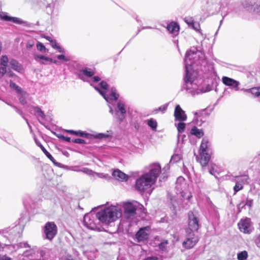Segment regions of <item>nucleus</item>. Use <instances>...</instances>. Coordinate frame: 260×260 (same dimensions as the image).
Instances as JSON below:
<instances>
[{
  "label": "nucleus",
  "mask_w": 260,
  "mask_h": 260,
  "mask_svg": "<svg viewBox=\"0 0 260 260\" xmlns=\"http://www.w3.org/2000/svg\"><path fill=\"white\" fill-rule=\"evenodd\" d=\"M185 75L184 84L182 89L189 90L197 77L200 75V72H205L207 61L204 53L196 47L191 48L187 51L184 59Z\"/></svg>",
  "instance_id": "obj_1"
},
{
  "label": "nucleus",
  "mask_w": 260,
  "mask_h": 260,
  "mask_svg": "<svg viewBox=\"0 0 260 260\" xmlns=\"http://www.w3.org/2000/svg\"><path fill=\"white\" fill-rule=\"evenodd\" d=\"M122 215L120 208L111 206L105 208L96 214L89 213L85 215L83 219L84 225L91 230L101 231L100 223L108 225L114 222Z\"/></svg>",
  "instance_id": "obj_2"
},
{
  "label": "nucleus",
  "mask_w": 260,
  "mask_h": 260,
  "mask_svg": "<svg viewBox=\"0 0 260 260\" xmlns=\"http://www.w3.org/2000/svg\"><path fill=\"white\" fill-rule=\"evenodd\" d=\"M161 172V167L158 164L152 165L148 173H145L136 181L135 188L142 193L151 192V187L155 182L156 179Z\"/></svg>",
  "instance_id": "obj_3"
},
{
  "label": "nucleus",
  "mask_w": 260,
  "mask_h": 260,
  "mask_svg": "<svg viewBox=\"0 0 260 260\" xmlns=\"http://www.w3.org/2000/svg\"><path fill=\"white\" fill-rule=\"evenodd\" d=\"M210 144L206 138L202 139L200 149V163L202 166H206L211 157Z\"/></svg>",
  "instance_id": "obj_4"
},
{
  "label": "nucleus",
  "mask_w": 260,
  "mask_h": 260,
  "mask_svg": "<svg viewBox=\"0 0 260 260\" xmlns=\"http://www.w3.org/2000/svg\"><path fill=\"white\" fill-rule=\"evenodd\" d=\"M186 236L184 240L182 242V247L185 249H189L193 248L198 242L199 238L194 232L189 230H186Z\"/></svg>",
  "instance_id": "obj_5"
},
{
  "label": "nucleus",
  "mask_w": 260,
  "mask_h": 260,
  "mask_svg": "<svg viewBox=\"0 0 260 260\" xmlns=\"http://www.w3.org/2000/svg\"><path fill=\"white\" fill-rule=\"evenodd\" d=\"M44 232L46 239L51 241L57 233L56 225L53 222H47L44 226Z\"/></svg>",
  "instance_id": "obj_6"
},
{
  "label": "nucleus",
  "mask_w": 260,
  "mask_h": 260,
  "mask_svg": "<svg viewBox=\"0 0 260 260\" xmlns=\"http://www.w3.org/2000/svg\"><path fill=\"white\" fill-rule=\"evenodd\" d=\"M94 88L109 103L116 101L119 97V95L117 93L116 89L115 88H112L109 93H107L108 92L105 93L104 91L101 90L98 86H94Z\"/></svg>",
  "instance_id": "obj_7"
},
{
  "label": "nucleus",
  "mask_w": 260,
  "mask_h": 260,
  "mask_svg": "<svg viewBox=\"0 0 260 260\" xmlns=\"http://www.w3.org/2000/svg\"><path fill=\"white\" fill-rule=\"evenodd\" d=\"M167 29L169 33L172 35L173 38V42L178 47L179 40V25L177 22H171L168 24Z\"/></svg>",
  "instance_id": "obj_8"
},
{
  "label": "nucleus",
  "mask_w": 260,
  "mask_h": 260,
  "mask_svg": "<svg viewBox=\"0 0 260 260\" xmlns=\"http://www.w3.org/2000/svg\"><path fill=\"white\" fill-rule=\"evenodd\" d=\"M188 229L186 230H189L193 232L197 231L199 228V219L192 211H189L188 213Z\"/></svg>",
  "instance_id": "obj_9"
},
{
  "label": "nucleus",
  "mask_w": 260,
  "mask_h": 260,
  "mask_svg": "<svg viewBox=\"0 0 260 260\" xmlns=\"http://www.w3.org/2000/svg\"><path fill=\"white\" fill-rule=\"evenodd\" d=\"M126 110L125 104L122 101H119L117 104V108L115 111L116 118L120 122H122L125 117Z\"/></svg>",
  "instance_id": "obj_10"
},
{
  "label": "nucleus",
  "mask_w": 260,
  "mask_h": 260,
  "mask_svg": "<svg viewBox=\"0 0 260 260\" xmlns=\"http://www.w3.org/2000/svg\"><path fill=\"white\" fill-rule=\"evenodd\" d=\"M150 228L149 226L140 229L136 234V238L138 242L144 241L148 238Z\"/></svg>",
  "instance_id": "obj_11"
},
{
  "label": "nucleus",
  "mask_w": 260,
  "mask_h": 260,
  "mask_svg": "<svg viewBox=\"0 0 260 260\" xmlns=\"http://www.w3.org/2000/svg\"><path fill=\"white\" fill-rule=\"evenodd\" d=\"M124 213L127 218H130L136 214L137 206L131 202H127L124 204Z\"/></svg>",
  "instance_id": "obj_12"
},
{
  "label": "nucleus",
  "mask_w": 260,
  "mask_h": 260,
  "mask_svg": "<svg viewBox=\"0 0 260 260\" xmlns=\"http://www.w3.org/2000/svg\"><path fill=\"white\" fill-rule=\"evenodd\" d=\"M222 81L225 85L231 87L234 90L238 91L239 90V86L240 83L239 81L225 76L222 77Z\"/></svg>",
  "instance_id": "obj_13"
},
{
  "label": "nucleus",
  "mask_w": 260,
  "mask_h": 260,
  "mask_svg": "<svg viewBox=\"0 0 260 260\" xmlns=\"http://www.w3.org/2000/svg\"><path fill=\"white\" fill-rule=\"evenodd\" d=\"M240 231L244 233H249L250 231V219L245 218L241 219L238 223Z\"/></svg>",
  "instance_id": "obj_14"
},
{
  "label": "nucleus",
  "mask_w": 260,
  "mask_h": 260,
  "mask_svg": "<svg viewBox=\"0 0 260 260\" xmlns=\"http://www.w3.org/2000/svg\"><path fill=\"white\" fill-rule=\"evenodd\" d=\"M184 20L188 24L189 27L192 28L197 32L201 33V29L200 23L197 22H194L192 17H185L184 18Z\"/></svg>",
  "instance_id": "obj_15"
},
{
  "label": "nucleus",
  "mask_w": 260,
  "mask_h": 260,
  "mask_svg": "<svg viewBox=\"0 0 260 260\" xmlns=\"http://www.w3.org/2000/svg\"><path fill=\"white\" fill-rule=\"evenodd\" d=\"M179 161V155L178 154H175L173 155L171 157L170 161L169 164H168L163 169V171H164L162 176V180H165V178L167 177V175H165L166 172H167L170 169V166L173 165L174 164H176Z\"/></svg>",
  "instance_id": "obj_16"
},
{
  "label": "nucleus",
  "mask_w": 260,
  "mask_h": 260,
  "mask_svg": "<svg viewBox=\"0 0 260 260\" xmlns=\"http://www.w3.org/2000/svg\"><path fill=\"white\" fill-rule=\"evenodd\" d=\"M94 75V72L93 70L89 68H85L80 71V72L78 73V77L82 80L85 81V79L84 76L87 77H91Z\"/></svg>",
  "instance_id": "obj_17"
},
{
  "label": "nucleus",
  "mask_w": 260,
  "mask_h": 260,
  "mask_svg": "<svg viewBox=\"0 0 260 260\" xmlns=\"http://www.w3.org/2000/svg\"><path fill=\"white\" fill-rule=\"evenodd\" d=\"M9 65L14 70L20 73L24 72L23 66L18 62V61L14 59H11L9 60Z\"/></svg>",
  "instance_id": "obj_18"
},
{
  "label": "nucleus",
  "mask_w": 260,
  "mask_h": 260,
  "mask_svg": "<svg viewBox=\"0 0 260 260\" xmlns=\"http://www.w3.org/2000/svg\"><path fill=\"white\" fill-rule=\"evenodd\" d=\"M113 177L116 180L123 181L127 179V176L119 170H114L112 173Z\"/></svg>",
  "instance_id": "obj_19"
},
{
  "label": "nucleus",
  "mask_w": 260,
  "mask_h": 260,
  "mask_svg": "<svg viewBox=\"0 0 260 260\" xmlns=\"http://www.w3.org/2000/svg\"><path fill=\"white\" fill-rule=\"evenodd\" d=\"M34 57L36 61L44 64H47L53 61L52 58L42 55H36Z\"/></svg>",
  "instance_id": "obj_20"
},
{
  "label": "nucleus",
  "mask_w": 260,
  "mask_h": 260,
  "mask_svg": "<svg viewBox=\"0 0 260 260\" xmlns=\"http://www.w3.org/2000/svg\"><path fill=\"white\" fill-rule=\"evenodd\" d=\"M35 142L37 146H38L41 150L43 151V152L45 154L46 156L50 160H51L54 164H55V159L53 158V157L51 155L50 153H49L47 150L45 148V147L41 144V143L37 139H35Z\"/></svg>",
  "instance_id": "obj_21"
},
{
  "label": "nucleus",
  "mask_w": 260,
  "mask_h": 260,
  "mask_svg": "<svg viewBox=\"0 0 260 260\" xmlns=\"http://www.w3.org/2000/svg\"><path fill=\"white\" fill-rule=\"evenodd\" d=\"M169 198L174 209H175L178 205V198L177 192L174 194L173 192H171L169 193Z\"/></svg>",
  "instance_id": "obj_22"
},
{
  "label": "nucleus",
  "mask_w": 260,
  "mask_h": 260,
  "mask_svg": "<svg viewBox=\"0 0 260 260\" xmlns=\"http://www.w3.org/2000/svg\"><path fill=\"white\" fill-rule=\"evenodd\" d=\"M248 177L247 175H242L236 176L235 179V182H238L243 186V185L247 183Z\"/></svg>",
  "instance_id": "obj_23"
},
{
  "label": "nucleus",
  "mask_w": 260,
  "mask_h": 260,
  "mask_svg": "<svg viewBox=\"0 0 260 260\" xmlns=\"http://www.w3.org/2000/svg\"><path fill=\"white\" fill-rule=\"evenodd\" d=\"M190 134L196 136L197 137L200 138L204 135L202 130L198 129L196 126H194L190 131Z\"/></svg>",
  "instance_id": "obj_24"
},
{
  "label": "nucleus",
  "mask_w": 260,
  "mask_h": 260,
  "mask_svg": "<svg viewBox=\"0 0 260 260\" xmlns=\"http://www.w3.org/2000/svg\"><path fill=\"white\" fill-rule=\"evenodd\" d=\"M7 18H8L7 19L6 21H11L18 24H22L25 23V21L18 17H11L8 15Z\"/></svg>",
  "instance_id": "obj_25"
},
{
  "label": "nucleus",
  "mask_w": 260,
  "mask_h": 260,
  "mask_svg": "<svg viewBox=\"0 0 260 260\" xmlns=\"http://www.w3.org/2000/svg\"><path fill=\"white\" fill-rule=\"evenodd\" d=\"M66 131H67V132H68V133H69L70 134L78 136H80V137H87L88 136L87 133H86V132H84L81 131H75L73 130H67Z\"/></svg>",
  "instance_id": "obj_26"
},
{
  "label": "nucleus",
  "mask_w": 260,
  "mask_h": 260,
  "mask_svg": "<svg viewBox=\"0 0 260 260\" xmlns=\"http://www.w3.org/2000/svg\"><path fill=\"white\" fill-rule=\"evenodd\" d=\"M244 91L250 92L256 97L260 96V87L252 88L249 89H244Z\"/></svg>",
  "instance_id": "obj_27"
},
{
  "label": "nucleus",
  "mask_w": 260,
  "mask_h": 260,
  "mask_svg": "<svg viewBox=\"0 0 260 260\" xmlns=\"http://www.w3.org/2000/svg\"><path fill=\"white\" fill-rule=\"evenodd\" d=\"M19 101L22 105H25L27 103L26 99L29 96V94L25 91L23 93L19 94Z\"/></svg>",
  "instance_id": "obj_28"
},
{
  "label": "nucleus",
  "mask_w": 260,
  "mask_h": 260,
  "mask_svg": "<svg viewBox=\"0 0 260 260\" xmlns=\"http://www.w3.org/2000/svg\"><path fill=\"white\" fill-rule=\"evenodd\" d=\"M147 124L152 128V130L156 131L157 126V123L155 119L151 118L148 120Z\"/></svg>",
  "instance_id": "obj_29"
},
{
  "label": "nucleus",
  "mask_w": 260,
  "mask_h": 260,
  "mask_svg": "<svg viewBox=\"0 0 260 260\" xmlns=\"http://www.w3.org/2000/svg\"><path fill=\"white\" fill-rule=\"evenodd\" d=\"M248 252L244 250L242 251L237 254L238 260H245L248 257Z\"/></svg>",
  "instance_id": "obj_30"
},
{
  "label": "nucleus",
  "mask_w": 260,
  "mask_h": 260,
  "mask_svg": "<svg viewBox=\"0 0 260 260\" xmlns=\"http://www.w3.org/2000/svg\"><path fill=\"white\" fill-rule=\"evenodd\" d=\"M34 112L37 114V116L41 117L42 119H44L45 115L42 110L38 107H34Z\"/></svg>",
  "instance_id": "obj_31"
},
{
  "label": "nucleus",
  "mask_w": 260,
  "mask_h": 260,
  "mask_svg": "<svg viewBox=\"0 0 260 260\" xmlns=\"http://www.w3.org/2000/svg\"><path fill=\"white\" fill-rule=\"evenodd\" d=\"M9 60L7 56L6 55H3L0 60V64L1 66L6 67H7L8 66Z\"/></svg>",
  "instance_id": "obj_32"
},
{
  "label": "nucleus",
  "mask_w": 260,
  "mask_h": 260,
  "mask_svg": "<svg viewBox=\"0 0 260 260\" xmlns=\"http://www.w3.org/2000/svg\"><path fill=\"white\" fill-rule=\"evenodd\" d=\"M76 171L77 172H82L85 174H86L88 175H92V176H94V174H95V172H94L93 171H92L91 170H90L88 168H83L80 170H76Z\"/></svg>",
  "instance_id": "obj_33"
},
{
  "label": "nucleus",
  "mask_w": 260,
  "mask_h": 260,
  "mask_svg": "<svg viewBox=\"0 0 260 260\" xmlns=\"http://www.w3.org/2000/svg\"><path fill=\"white\" fill-rule=\"evenodd\" d=\"M169 103L166 104L164 105L160 106L158 108L156 109L154 111L155 113H157L158 111H160L161 113H164L168 108Z\"/></svg>",
  "instance_id": "obj_34"
},
{
  "label": "nucleus",
  "mask_w": 260,
  "mask_h": 260,
  "mask_svg": "<svg viewBox=\"0 0 260 260\" xmlns=\"http://www.w3.org/2000/svg\"><path fill=\"white\" fill-rule=\"evenodd\" d=\"M187 119V115L184 111L180 107V121H185Z\"/></svg>",
  "instance_id": "obj_35"
},
{
  "label": "nucleus",
  "mask_w": 260,
  "mask_h": 260,
  "mask_svg": "<svg viewBox=\"0 0 260 260\" xmlns=\"http://www.w3.org/2000/svg\"><path fill=\"white\" fill-rule=\"evenodd\" d=\"M100 86L102 88L101 90L104 91L105 93L108 92L107 90L108 84L107 82L105 81H102L100 83Z\"/></svg>",
  "instance_id": "obj_36"
},
{
  "label": "nucleus",
  "mask_w": 260,
  "mask_h": 260,
  "mask_svg": "<svg viewBox=\"0 0 260 260\" xmlns=\"http://www.w3.org/2000/svg\"><path fill=\"white\" fill-rule=\"evenodd\" d=\"M37 48L38 50H39L41 52H46V48L45 46L41 43L39 42L37 44Z\"/></svg>",
  "instance_id": "obj_37"
},
{
  "label": "nucleus",
  "mask_w": 260,
  "mask_h": 260,
  "mask_svg": "<svg viewBox=\"0 0 260 260\" xmlns=\"http://www.w3.org/2000/svg\"><path fill=\"white\" fill-rule=\"evenodd\" d=\"M243 186L240 184L238 182H236V184L234 187V194H236L238 191L241 190L243 188Z\"/></svg>",
  "instance_id": "obj_38"
},
{
  "label": "nucleus",
  "mask_w": 260,
  "mask_h": 260,
  "mask_svg": "<svg viewBox=\"0 0 260 260\" xmlns=\"http://www.w3.org/2000/svg\"><path fill=\"white\" fill-rule=\"evenodd\" d=\"M168 242L167 240H164L159 244V248L161 250H165L166 249V246Z\"/></svg>",
  "instance_id": "obj_39"
},
{
  "label": "nucleus",
  "mask_w": 260,
  "mask_h": 260,
  "mask_svg": "<svg viewBox=\"0 0 260 260\" xmlns=\"http://www.w3.org/2000/svg\"><path fill=\"white\" fill-rule=\"evenodd\" d=\"M7 72V67L1 66L0 67V79L2 78Z\"/></svg>",
  "instance_id": "obj_40"
},
{
  "label": "nucleus",
  "mask_w": 260,
  "mask_h": 260,
  "mask_svg": "<svg viewBox=\"0 0 260 260\" xmlns=\"http://www.w3.org/2000/svg\"><path fill=\"white\" fill-rule=\"evenodd\" d=\"M8 13L5 12H0V20L7 21Z\"/></svg>",
  "instance_id": "obj_41"
},
{
  "label": "nucleus",
  "mask_w": 260,
  "mask_h": 260,
  "mask_svg": "<svg viewBox=\"0 0 260 260\" xmlns=\"http://www.w3.org/2000/svg\"><path fill=\"white\" fill-rule=\"evenodd\" d=\"M174 116L175 117V120H179V105H177L175 107Z\"/></svg>",
  "instance_id": "obj_42"
},
{
  "label": "nucleus",
  "mask_w": 260,
  "mask_h": 260,
  "mask_svg": "<svg viewBox=\"0 0 260 260\" xmlns=\"http://www.w3.org/2000/svg\"><path fill=\"white\" fill-rule=\"evenodd\" d=\"M109 137L108 135L100 133L96 135L95 138L100 139H106Z\"/></svg>",
  "instance_id": "obj_43"
},
{
  "label": "nucleus",
  "mask_w": 260,
  "mask_h": 260,
  "mask_svg": "<svg viewBox=\"0 0 260 260\" xmlns=\"http://www.w3.org/2000/svg\"><path fill=\"white\" fill-rule=\"evenodd\" d=\"M53 5L51 4H49L47 5L46 7L47 11L48 13L52 14L53 11Z\"/></svg>",
  "instance_id": "obj_44"
},
{
  "label": "nucleus",
  "mask_w": 260,
  "mask_h": 260,
  "mask_svg": "<svg viewBox=\"0 0 260 260\" xmlns=\"http://www.w3.org/2000/svg\"><path fill=\"white\" fill-rule=\"evenodd\" d=\"M72 142H73L74 143H77V144H84V143H85V141L83 139H79V138L72 140Z\"/></svg>",
  "instance_id": "obj_45"
},
{
  "label": "nucleus",
  "mask_w": 260,
  "mask_h": 260,
  "mask_svg": "<svg viewBox=\"0 0 260 260\" xmlns=\"http://www.w3.org/2000/svg\"><path fill=\"white\" fill-rule=\"evenodd\" d=\"M50 45L52 46V47L54 49H56L58 46L59 45L57 43L56 41L55 40H51Z\"/></svg>",
  "instance_id": "obj_46"
},
{
  "label": "nucleus",
  "mask_w": 260,
  "mask_h": 260,
  "mask_svg": "<svg viewBox=\"0 0 260 260\" xmlns=\"http://www.w3.org/2000/svg\"><path fill=\"white\" fill-rule=\"evenodd\" d=\"M56 58L59 60H62L65 61H69V59L63 54L57 55Z\"/></svg>",
  "instance_id": "obj_47"
},
{
  "label": "nucleus",
  "mask_w": 260,
  "mask_h": 260,
  "mask_svg": "<svg viewBox=\"0 0 260 260\" xmlns=\"http://www.w3.org/2000/svg\"><path fill=\"white\" fill-rule=\"evenodd\" d=\"M58 137L68 142H70L71 141V138L70 137H65L63 135L58 136Z\"/></svg>",
  "instance_id": "obj_48"
},
{
  "label": "nucleus",
  "mask_w": 260,
  "mask_h": 260,
  "mask_svg": "<svg viewBox=\"0 0 260 260\" xmlns=\"http://www.w3.org/2000/svg\"><path fill=\"white\" fill-rule=\"evenodd\" d=\"M186 124L180 121V133L183 132L185 128Z\"/></svg>",
  "instance_id": "obj_49"
},
{
  "label": "nucleus",
  "mask_w": 260,
  "mask_h": 260,
  "mask_svg": "<svg viewBox=\"0 0 260 260\" xmlns=\"http://www.w3.org/2000/svg\"><path fill=\"white\" fill-rule=\"evenodd\" d=\"M252 204H253V200L247 199L245 205H246L249 207H251L252 206Z\"/></svg>",
  "instance_id": "obj_50"
},
{
  "label": "nucleus",
  "mask_w": 260,
  "mask_h": 260,
  "mask_svg": "<svg viewBox=\"0 0 260 260\" xmlns=\"http://www.w3.org/2000/svg\"><path fill=\"white\" fill-rule=\"evenodd\" d=\"M17 93L19 94H20L21 93H23L25 91L22 90V89L19 87V86H17V87L15 89Z\"/></svg>",
  "instance_id": "obj_51"
},
{
  "label": "nucleus",
  "mask_w": 260,
  "mask_h": 260,
  "mask_svg": "<svg viewBox=\"0 0 260 260\" xmlns=\"http://www.w3.org/2000/svg\"><path fill=\"white\" fill-rule=\"evenodd\" d=\"M19 246L20 247H24V248L28 247V248H30L29 245H28V244L27 242L20 243L19 244Z\"/></svg>",
  "instance_id": "obj_52"
},
{
  "label": "nucleus",
  "mask_w": 260,
  "mask_h": 260,
  "mask_svg": "<svg viewBox=\"0 0 260 260\" xmlns=\"http://www.w3.org/2000/svg\"><path fill=\"white\" fill-rule=\"evenodd\" d=\"M56 49L60 53H64L66 52L65 49L59 45L58 46Z\"/></svg>",
  "instance_id": "obj_53"
},
{
  "label": "nucleus",
  "mask_w": 260,
  "mask_h": 260,
  "mask_svg": "<svg viewBox=\"0 0 260 260\" xmlns=\"http://www.w3.org/2000/svg\"><path fill=\"white\" fill-rule=\"evenodd\" d=\"M56 49L60 53H64L66 52L65 49L59 45L58 46Z\"/></svg>",
  "instance_id": "obj_54"
},
{
  "label": "nucleus",
  "mask_w": 260,
  "mask_h": 260,
  "mask_svg": "<svg viewBox=\"0 0 260 260\" xmlns=\"http://www.w3.org/2000/svg\"><path fill=\"white\" fill-rule=\"evenodd\" d=\"M94 175H96L99 178H106L107 176H108L107 174H104L102 173H97L95 172Z\"/></svg>",
  "instance_id": "obj_55"
},
{
  "label": "nucleus",
  "mask_w": 260,
  "mask_h": 260,
  "mask_svg": "<svg viewBox=\"0 0 260 260\" xmlns=\"http://www.w3.org/2000/svg\"><path fill=\"white\" fill-rule=\"evenodd\" d=\"M9 231L10 234H9V236H8V238L10 240L13 238V236H11V234H13L14 232H15V230L14 228L11 229Z\"/></svg>",
  "instance_id": "obj_56"
},
{
  "label": "nucleus",
  "mask_w": 260,
  "mask_h": 260,
  "mask_svg": "<svg viewBox=\"0 0 260 260\" xmlns=\"http://www.w3.org/2000/svg\"><path fill=\"white\" fill-rule=\"evenodd\" d=\"M17 85L15 84V83L13 82L12 81H10V86L11 88H13L14 89H15V88L17 87Z\"/></svg>",
  "instance_id": "obj_57"
},
{
  "label": "nucleus",
  "mask_w": 260,
  "mask_h": 260,
  "mask_svg": "<svg viewBox=\"0 0 260 260\" xmlns=\"http://www.w3.org/2000/svg\"><path fill=\"white\" fill-rule=\"evenodd\" d=\"M175 125L178 131V134H177V144H178L179 143V122L178 123L175 122Z\"/></svg>",
  "instance_id": "obj_58"
},
{
  "label": "nucleus",
  "mask_w": 260,
  "mask_h": 260,
  "mask_svg": "<svg viewBox=\"0 0 260 260\" xmlns=\"http://www.w3.org/2000/svg\"><path fill=\"white\" fill-rule=\"evenodd\" d=\"M0 260H11V258L7 255L0 256Z\"/></svg>",
  "instance_id": "obj_59"
},
{
  "label": "nucleus",
  "mask_w": 260,
  "mask_h": 260,
  "mask_svg": "<svg viewBox=\"0 0 260 260\" xmlns=\"http://www.w3.org/2000/svg\"><path fill=\"white\" fill-rule=\"evenodd\" d=\"M144 260H159V259L156 256H150L146 258Z\"/></svg>",
  "instance_id": "obj_60"
},
{
  "label": "nucleus",
  "mask_w": 260,
  "mask_h": 260,
  "mask_svg": "<svg viewBox=\"0 0 260 260\" xmlns=\"http://www.w3.org/2000/svg\"><path fill=\"white\" fill-rule=\"evenodd\" d=\"M92 80L93 82H98L101 80V79L98 76H94L92 78Z\"/></svg>",
  "instance_id": "obj_61"
},
{
  "label": "nucleus",
  "mask_w": 260,
  "mask_h": 260,
  "mask_svg": "<svg viewBox=\"0 0 260 260\" xmlns=\"http://www.w3.org/2000/svg\"><path fill=\"white\" fill-rule=\"evenodd\" d=\"M12 107H13L15 110L16 111V112L17 113H18V114L21 115L22 114V112L20 110H19V109H18L16 106H11Z\"/></svg>",
  "instance_id": "obj_62"
},
{
  "label": "nucleus",
  "mask_w": 260,
  "mask_h": 260,
  "mask_svg": "<svg viewBox=\"0 0 260 260\" xmlns=\"http://www.w3.org/2000/svg\"><path fill=\"white\" fill-rule=\"evenodd\" d=\"M254 11L260 15V6L254 8Z\"/></svg>",
  "instance_id": "obj_63"
},
{
  "label": "nucleus",
  "mask_w": 260,
  "mask_h": 260,
  "mask_svg": "<svg viewBox=\"0 0 260 260\" xmlns=\"http://www.w3.org/2000/svg\"><path fill=\"white\" fill-rule=\"evenodd\" d=\"M7 75L9 77H13L14 76V74L10 71V72H8V73H7Z\"/></svg>",
  "instance_id": "obj_64"
}]
</instances>
